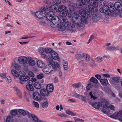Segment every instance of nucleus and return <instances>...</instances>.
Here are the masks:
<instances>
[{"mask_svg": "<svg viewBox=\"0 0 122 122\" xmlns=\"http://www.w3.org/2000/svg\"><path fill=\"white\" fill-rule=\"evenodd\" d=\"M89 5H88L89 8L87 11L84 10V23L86 24L89 21L91 16L92 20L94 21L97 22L101 18L100 14H99L97 8L98 6V2L93 0H90L89 1Z\"/></svg>", "mask_w": 122, "mask_h": 122, "instance_id": "obj_1", "label": "nucleus"}, {"mask_svg": "<svg viewBox=\"0 0 122 122\" xmlns=\"http://www.w3.org/2000/svg\"><path fill=\"white\" fill-rule=\"evenodd\" d=\"M46 3L47 5L45 6V8L48 13L46 17L48 20H51L50 22L51 26L55 28L57 25L58 24V22L61 20L58 16H54V13H56L58 11V6L55 4L51 5L53 3L51 0H46Z\"/></svg>", "mask_w": 122, "mask_h": 122, "instance_id": "obj_2", "label": "nucleus"}, {"mask_svg": "<svg viewBox=\"0 0 122 122\" xmlns=\"http://www.w3.org/2000/svg\"><path fill=\"white\" fill-rule=\"evenodd\" d=\"M78 14L79 13L82 17L78 15H76L72 16V19L73 23L75 24H77L78 28L80 29L84 27V9H80L79 11L77 12Z\"/></svg>", "mask_w": 122, "mask_h": 122, "instance_id": "obj_3", "label": "nucleus"}, {"mask_svg": "<svg viewBox=\"0 0 122 122\" xmlns=\"http://www.w3.org/2000/svg\"><path fill=\"white\" fill-rule=\"evenodd\" d=\"M62 19V20L61 19L58 22V24L57 25V26H58L60 30H64L65 27L66 26H67L68 29L70 30H72L75 28V25L74 24H69L68 20L66 18H63Z\"/></svg>", "mask_w": 122, "mask_h": 122, "instance_id": "obj_4", "label": "nucleus"}, {"mask_svg": "<svg viewBox=\"0 0 122 122\" xmlns=\"http://www.w3.org/2000/svg\"><path fill=\"white\" fill-rule=\"evenodd\" d=\"M49 64L47 65L42 70L44 73H49L51 72L53 70H56V68L59 67V64L57 63L52 61L50 62Z\"/></svg>", "mask_w": 122, "mask_h": 122, "instance_id": "obj_5", "label": "nucleus"}, {"mask_svg": "<svg viewBox=\"0 0 122 122\" xmlns=\"http://www.w3.org/2000/svg\"><path fill=\"white\" fill-rule=\"evenodd\" d=\"M48 14L47 11L45 8V6H44L41 7V11H38L36 12L35 14L36 17L39 19H41L44 17H46L47 21H51V20H48L47 17V15Z\"/></svg>", "mask_w": 122, "mask_h": 122, "instance_id": "obj_6", "label": "nucleus"}, {"mask_svg": "<svg viewBox=\"0 0 122 122\" xmlns=\"http://www.w3.org/2000/svg\"><path fill=\"white\" fill-rule=\"evenodd\" d=\"M100 106V110L105 114L109 112L108 106V102L106 99L102 100L99 102Z\"/></svg>", "mask_w": 122, "mask_h": 122, "instance_id": "obj_7", "label": "nucleus"}, {"mask_svg": "<svg viewBox=\"0 0 122 122\" xmlns=\"http://www.w3.org/2000/svg\"><path fill=\"white\" fill-rule=\"evenodd\" d=\"M67 7L66 6L62 5L60 6L58 8V11L61 13L60 15L62 17H65L66 16L68 12V10L66 9Z\"/></svg>", "mask_w": 122, "mask_h": 122, "instance_id": "obj_8", "label": "nucleus"}, {"mask_svg": "<svg viewBox=\"0 0 122 122\" xmlns=\"http://www.w3.org/2000/svg\"><path fill=\"white\" fill-rule=\"evenodd\" d=\"M113 6V4L111 3H109L107 5H106L104 8L105 14L108 15L112 13L114 10Z\"/></svg>", "mask_w": 122, "mask_h": 122, "instance_id": "obj_9", "label": "nucleus"}, {"mask_svg": "<svg viewBox=\"0 0 122 122\" xmlns=\"http://www.w3.org/2000/svg\"><path fill=\"white\" fill-rule=\"evenodd\" d=\"M113 8H114V9L116 10L115 13V15H117L122 10V3L121 4L119 2H116L114 5Z\"/></svg>", "mask_w": 122, "mask_h": 122, "instance_id": "obj_10", "label": "nucleus"}, {"mask_svg": "<svg viewBox=\"0 0 122 122\" xmlns=\"http://www.w3.org/2000/svg\"><path fill=\"white\" fill-rule=\"evenodd\" d=\"M100 93L97 91L91 92L89 93V95L91 100H95L97 98V97H99Z\"/></svg>", "mask_w": 122, "mask_h": 122, "instance_id": "obj_11", "label": "nucleus"}, {"mask_svg": "<svg viewBox=\"0 0 122 122\" xmlns=\"http://www.w3.org/2000/svg\"><path fill=\"white\" fill-rule=\"evenodd\" d=\"M27 83L26 86V89L29 91H33L34 89L32 86L33 84V82L32 80H29L27 82Z\"/></svg>", "mask_w": 122, "mask_h": 122, "instance_id": "obj_12", "label": "nucleus"}, {"mask_svg": "<svg viewBox=\"0 0 122 122\" xmlns=\"http://www.w3.org/2000/svg\"><path fill=\"white\" fill-rule=\"evenodd\" d=\"M113 116L114 117L118 119L120 121L122 122V111H120L117 113H115Z\"/></svg>", "mask_w": 122, "mask_h": 122, "instance_id": "obj_13", "label": "nucleus"}, {"mask_svg": "<svg viewBox=\"0 0 122 122\" xmlns=\"http://www.w3.org/2000/svg\"><path fill=\"white\" fill-rule=\"evenodd\" d=\"M33 98L36 100H41V95L39 93L37 92H34L33 94Z\"/></svg>", "mask_w": 122, "mask_h": 122, "instance_id": "obj_14", "label": "nucleus"}, {"mask_svg": "<svg viewBox=\"0 0 122 122\" xmlns=\"http://www.w3.org/2000/svg\"><path fill=\"white\" fill-rule=\"evenodd\" d=\"M18 60L20 63L24 64L27 62L28 59L25 56H21L18 58Z\"/></svg>", "mask_w": 122, "mask_h": 122, "instance_id": "obj_15", "label": "nucleus"}, {"mask_svg": "<svg viewBox=\"0 0 122 122\" xmlns=\"http://www.w3.org/2000/svg\"><path fill=\"white\" fill-rule=\"evenodd\" d=\"M84 60L86 63H89L90 60L92 61H94L93 59L90 57L88 54L86 53L84 54Z\"/></svg>", "mask_w": 122, "mask_h": 122, "instance_id": "obj_16", "label": "nucleus"}, {"mask_svg": "<svg viewBox=\"0 0 122 122\" xmlns=\"http://www.w3.org/2000/svg\"><path fill=\"white\" fill-rule=\"evenodd\" d=\"M40 92L42 96H46L49 94V93L45 89H41L40 90Z\"/></svg>", "mask_w": 122, "mask_h": 122, "instance_id": "obj_17", "label": "nucleus"}, {"mask_svg": "<svg viewBox=\"0 0 122 122\" xmlns=\"http://www.w3.org/2000/svg\"><path fill=\"white\" fill-rule=\"evenodd\" d=\"M119 49V47L118 46L116 47L111 46L109 47H107L106 48V49L107 51H116L118 50Z\"/></svg>", "mask_w": 122, "mask_h": 122, "instance_id": "obj_18", "label": "nucleus"}, {"mask_svg": "<svg viewBox=\"0 0 122 122\" xmlns=\"http://www.w3.org/2000/svg\"><path fill=\"white\" fill-rule=\"evenodd\" d=\"M100 82L103 86H107L109 84L107 80L105 78L101 79L100 80Z\"/></svg>", "mask_w": 122, "mask_h": 122, "instance_id": "obj_19", "label": "nucleus"}, {"mask_svg": "<svg viewBox=\"0 0 122 122\" xmlns=\"http://www.w3.org/2000/svg\"><path fill=\"white\" fill-rule=\"evenodd\" d=\"M46 89L48 92H51L53 91V86L51 84H48L46 86Z\"/></svg>", "mask_w": 122, "mask_h": 122, "instance_id": "obj_20", "label": "nucleus"}, {"mask_svg": "<svg viewBox=\"0 0 122 122\" xmlns=\"http://www.w3.org/2000/svg\"><path fill=\"white\" fill-rule=\"evenodd\" d=\"M90 104L94 108L100 110V106L99 102H98V103L96 102H95L93 103H90Z\"/></svg>", "mask_w": 122, "mask_h": 122, "instance_id": "obj_21", "label": "nucleus"}, {"mask_svg": "<svg viewBox=\"0 0 122 122\" xmlns=\"http://www.w3.org/2000/svg\"><path fill=\"white\" fill-rule=\"evenodd\" d=\"M11 66L12 67H14L17 70H19L20 69V65L15 61H14L12 63Z\"/></svg>", "mask_w": 122, "mask_h": 122, "instance_id": "obj_22", "label": "nucleus"}, {"mask_svg": "<svg viewBox=\"0 0 122 122\" xmlns=\"http://www.w3.org/2000/svg\"><path fill=\"white\" fill-rule=\"evenodd\" d=\"M22 77V76H20L19 78L20 79L19 82L22 84H23L25 81H27L30 79V77L29 76H27V77H25L24 78Z\"/></svg>", "mask_w": 122, "mask_h": 122, "instance_id": "obj_23", "label": "nucleus"}, {"mask_svg": "<svg viewBox=\"0 0 122 122\" xmlns=\"http://www.w3.org/2000/svg\"><path fill=\"white\" fill-rule=\"evenodd\" d=\"M36 63L38 66L40 68L43 67L45 66V64L42 61L39 60H37Z\"/></svg>", "mask_w": 122, "mask_h": 122, "instance_id": "obj_24", "label": "nucleus"}, {"mask_svg": "<svg viewBox=\"0 0 122 122\" xmlns=\"http://www.w3.org/2000/svg\"><path fill=\"white\" fill-rule=\"evenodd\" d=\"M51 57L55 60H58L59 56L58 54L56 52L53 51L51 55Z\"/></svg>", "mask_w": 122, "mask_h": 122, "instance_id": "obj_25", "label": "nucleus"}, {"mask_svg": "<svg viewBox=\"0 0 122 122\" xmlns=\"http://www.w3.org/2000/svg\"><path fill=\"white\" fill-rule=\"evenodd\" d=\"M76 7V5L75 3L71 4L69 5V9L71 11H74Z\"/></svg>", "mask_w": 122, "mask_h": 122, "instance_id": "obj_26", "label": "nucleus"}, {"mask_svg": "<svg viewBox=\"0 0 122 122\" xmlns=\"http://www.w3.org/2000/svg\"><path fill=\"white\" fill-rule=\"evenodd\" d=\"M27 111L24 110L22 109H19L18 110L19 114L20 115H21L23 116H25L27 115Z\"/></svg>", "mask_w": 122, "mask_h": 122, "instance_id": "obj_27", "label": "nucleus"}, {"mask_svg": "<svg viewBox=\"0 0 122 122\" xmlns=\"http://www.w3.org/2000/svg\"><path fill=\"white\" fill-rule=\"evenodd\" d=\"M120 77H113L112 78L111 81L116 83H118L119 81Z\"/></svg>", "mask_w": 122, "mask_h": 122, "instance_id": "obj_28", "label": "nucleus"}, {"mask_svg": "<svg viewBox=\"0 0 122 122\" xmlns=\"http://www.w3.org/2000/svg\"><path fill=\"white\" fill-rule=\"evenodd\" d=\"M28 62L29 65L31 66H34L36 63V62L31 58L29 59Z\"/></svg>", "mask_w": 122, "mask_h": 122, "instance_id": "obj_29", "label": "nucleus"}, {"mask_svg": "<svg viewBox=\"0 0 122 122\" xmlns=\"http://www.w3.org/2000/svg\"><path fill=\"white\" fill-rule=\"evenodd\" d=\"M76 57L77 60L80 61V63H81V60L83 59V56L81 54H77L76 55Z\"/></svg>", "mask_w": 122, "mask_h": 122, "instance_id": "obj_30", "label": "nucleus"}, {"mask_svg": "<svg viewBox=\"0 0 122 122\" xmlns=\"http://www.w3.org/2000/svg\"><path fill=\"white\" fill-rule=\"evenodd\" d=\"M75 97L76 98L79 99L82 101H84V97L81 95H80L79 94L77 93H75L74 95Z\"/></svg>", "mask_w": 122, "mask_h": 122, "instance_id": "obj_31", "label": "nucleus"}, {"mask_svg": "<svg viewBox=\"0 0 122 122\" xmlns=\"http://www.w3.org/2000/svg\"><path fill=\"white\" fill-rule=\"evenodd\" d=\"M11 72L12 75L16 77L19 76L18 73L15 70L13 69Z\"/></svg>", "mask_w": 122, "mask_h": 122, "instance_id": "obj_32", "label": "nucleus"}, {"mask_svg": "<svg viewBox=\"0 0 122 122\" xmlns=\"http://www.w3.org/2000/svg\"><path fill=\"white\" fill-rule=\"evenodd\" d=\"M76 7L78 8H80L82 7L84 5V1L82 0L81 2H80L77 3L76 4Z\"/></svg>", "mask_w": 122, "mask_h": 122, "instance_id": "obj_33", "label": "nucleus"}, {"mask_svg": "<svg viewBox=\"0 0 122 122\" xmlns=\"http://www.w3.org/2000/svg\"><path fill=\"white\" fill-rule=\"evenodd\" d=\"M90 81V82L95 84H97L98 83V80L94 77H92L91 78Z\"/></svg>", "mask_w": 122, "mask_h": 122, "instance_id": "obj_34", "label": "nucleus"}, {"mask_svg": "<svg viewBox=\"0 0 122 122\" xmlns=\"http://www.w3.org/2000/svg\"><path fill=\"white\" fill-rule=\"evenodd\" d=\"M53 51V50L50 48L47 47L45 48V52L47 54L50 53L51 54Z\"/></svg>", "mask_w": 122, "mask_h": 122, "instance_id": "obj_35", "label": "nucleus"}, {"mask_svg": "<svg viewBox=\"0 0 122 122\" xmlns=\"http://www.w3.org/2000/svg\"><path fill=\"white\" fill-rule=\"evenodd\" d=\"M35 88L36 89H40L41 88V85L39 83L37 82H36L33 85Z\"/></svg>", "mask_w": 122, "mask_h": 122, "instance_id": "obj_36", "label": "nucleus"}, {"mask_svg": "<svg viewBox=\"0 0 122 122\" xmlns=\"http://www.w3.org/2000/svg\"><path fill=\"white\" fill-rule=\"evenodd\" d=\"M41 104L43 108H46L48 106V102L46 101L45 102H41Z\"/></svg>", "mask_w": 122, "mask_h": 122, "instance_id": "obj_37", "label": "nucleus"}, {"mask_svg": "<svg viewBox=\"0 0 122 122\" xmlns=\"http://www.w3.org/2000/svg\"><path fill=\"white\" fill-rule=\"evenodd\" d=\"M66 113L67 114L71 115L73 116H76V114L74 113L73 112L70 111L68 110H67L66 111Z\"/></svg>", "mask_w": 122, "mask_h": 122, "instance_id": "obj_38", "label": "nucleus"}, {"mask_svg": "<svg viewBox=\"0 0 122 122\" xmlns=\"http://www.w3.org/2000/svg\"><path fill=\"white\" fill-rule=\"evenodd\" d=\"M19 74L20 76H22V77L25 78V77H27L28 76H25V73L23 71H20L19 72Z\"/></svg>", "mask_w": 122, "mask_h": 122, "instance_id": "obj_39", "label": "nucleus"}, {"mask_svg": "<svg viewBox=\"0 0 122 122\" xmlns=\"http://www.w3.org/2000/svg\"><path fill=\"white\" fill-rule=\"evenodd\" d=\"M10 113L12 116H14L18 114L17 110L15 109L12 110L11 111Z\"/></svg>", "mask_w": 122, "mask_h": 122, "instance_id": "obj_40", "label": "nucleus"}, {"mask_svg": "<svg viewBox=\"0 0 122 122\" xmlns=\"http://www.w3.org/2000/svg\"><path fill=\"white\" fill-rule=\"evenodd\" d=\"M13 120L11 116H9L7 117L6 122H13Z\"/></svg>", "mask_w": 122, "mask_h": 122, "instance_id": "obj_41", "label": "nucleus"}, {"mask_svg": "<svg viewBox=\"0 0 122 122\" xmlns=\"http://www.w3.org/2000/svg\"><path fill=\"white\" fill-rule=\"evenodd\" d=\"M96 61L98 63L102 62L103 61V57L101 56H98L96 58Z\"/></svg>", "mask_w": 122, "mask_h": 122, "instance_id": "obj_42", "label": "nucleus"}, {"mask_svg": "<svg viewBox=\"0 0 122 122\" xmlns=\"http://www.w3.org/2000/svg\"><path fill=\"white\" fill-rule=\"evenodd\" d=\"M31 117L34 121L36 122H38V119L37 117L34 114H31Z\"/></svg>", "mask_w": 122, "mask_h": 122, "instance_id": "obj_43", "label": "nucleus"}, {"mask_svg": "<svg viewBox=\"0 0 122 122\" xmlns=\"http://www.w3.org/2000/svg\"><path fill=\"white\" fill-rule=\"evenodd\" d=\"M73 87L76 88H78L80 87L81 86V83L79 82L76 84H74L72 85Z\"/></svg>", "mask_w": 122, "mask_h": 122, "instance_id": "obj_44", "label": "nucleus"}, {"mask_svg": "<svg viewBox=\"0 0 122 122\" xmlns=\"http://www.w3.org/2000/svg\"><path fill=\"white\" fill-rule=\"evenodd\" d=\"M73 118L75 122H83L84 121L83 120L75 117H73Z\"/></svg>", "mask_w": 122, "mask_h": 122, "instance_id": "obj_45", "label": "nucleus"}, {"mask_svg": "<svg viewBox=\"0 0 122 122\" xmlns=\"http://www.w3.org/2000/svg\"><path fill=\"white\" fill-rule=\"evenodd\" d=\"M38 51L41 53V54L44 53V51L45 52V48H41L38 49Z\"/></svg>", "mask_w": 122, "mask_h": 122, "instance_id": "obj_46", "label": "nucleus"}, {"mask_svg": "<svg viewBox=\"0 0 122 122\" xmlns=\"http://www.w3.org/2000/svg\"><path fill=\"white\" fill-rule=\"evenodd\" d=\"M94 36L93 35H92L90 37V39L87 43V44H88L91 42L94 39Z\"/></svg>", "mask_w": 122, "mask_h": 122, "instance_id": "obj_47", "label": "nucleus"}, {"mask_svg": "<svg viewBox=\"0 0 122 122\" xmlns=\"http://www.w3.org/2000/svg\"><path fill=\"white\" fill-rule=\"evenodd\" d=\"M108 107L109 112L107 113H108L110 112V110H109V108H110L111 110H112L114 111L115 110V107L113 105H110L108 106Z\"/></svg>", "mask_w": 122, "mask_h": 122, "instance_id": "obj_48", "label": "nucleus"}, {"mask_svg": "<svg viewBox=\"0 0 122 122\" xmlns=\"http://www.w3.org/2000/svg\"><path fill=\"white\" fill-rule=\"evenodd\" d=\"M44 77L42 73H40L37 76V78L39 79H41L42 78Z\"/></svg>", "mask_w": 122, "mask_h": 122, "instance_id": "obj_49", "label": "nucleus"}, {"mask_svg": "<svg viewBox=\"0 0 122 122\" xmlns=\"http://www.w3.org/2000/svg\"><path fill=\"white\" fill-rule=\"evenodd\" d=\"M46 59L48 61H53V59L50 56H47Z\"/></svg>", "mask_w": 122, "mask_h": 122, "instance_id": "obj_50", "label": "nucleus"}, {"mask_svg": "<svg viewBox=\"0 0 122 122\" xmlns=\"http://www.w3.org/2000/svg\"><path fill=\"white\" fill-rule=\"evenodd\" d=\"M105 5H104L102 7H101L99 8V9L100 12L102 13H103L105 12Z\"/></svg>", "mask_w": 122, "mask_h": 122, "instance_id": "obj_51", "label": "nucleus"}, {"mask_svg": "<svg viewBox=\"0 0 122 122\" xmlns=\"http://www.w3.org/2000/svg\"><path fill=\"white\" fill-rule=\"evenodd\" d=\"M92 85L91 83H88L87 85L86 86L87 89L89 90H90L92 88Z\"/></svg>", "mask_w": 122, "mask_h": 122, "instance_id": "obj_52", "label": "nucleus"}, {"mask_svg": "<svg viewBox=\"0 0 122 122\" xmlns=\"http://www.w3.org/2000/svg\"><path fill=\"white\" fill-rule=\"evenodd\" d=\"M58 75L59 76L60 78L62 80L63 79V77L62 74V72L61 71H60L58 73Z\"/></svg>", "mask_w": 122, "mask_h": 122, "instance_id": "obj_53", "label": "nucleus"}, {"mask_svg": "<svg viewBox=\"0 0 122 122\" xmlns=\"http://www.w3.org/2000/svg\"><path fill=\"white\" fill-rule=\"evenodd\" d=\"M33 104L35 107L37 108L39 107V105L38 102L35 101H33Z\"/></svg>", "mask_w": 122, "mask_h": 122, "instance_id": "obj_54", "label": "nucleus"}, {"mask_svg": "<svg viewBox=\"0 0 122 122\" xmlns=\"http://www.w3.org/2000/svg\"><path fill=\"white\" fill-rule=\"evenodd\" d=\"M28 74L29 76L31 77H34V76L33 72L31 71L29 72L28 73Z\"/></svg>", "mask_w": 122, "mask_h": 122, "instance_id": "obj_55", "label": "nucleus"}, {"mask_svg": "<svg viewBox=\"0 0 122 122\" xmlns=\"http://www.w3.org/2000/svg\"><path fill=\"white\" fill-rule=\"evenodd\" d=\"M55 4H59L61 2V0H53Z\"/></svg>", "mask_w": 122, "mask_h": 122, "instance_id": "obj_56", "label": "nucleus"}, {"mask_svg": "<svg viewBox=\"0 0 122 122\" xmlns=\"http://www.w3.org/2000/svg\"><path fill=\"white\" fill-rule=\"evenodd\" d=\"M6 81H7L9 83L11 82V78L9 76H7L6 78Z\"/></svg>", "mask_w": 122, "mask_h": 122, "instance_id": "obj_57", "label": "nucleus"}, {"mask_svg": "<svg viewBox=\"0 0 122 122\" xmlns=\"http://www.w3.org/2000/svg\"><path fill=\"white\" fill-rule=\"evenodd\" d=\"M6 75V73H1L0 74V76L3 78H5Z\"/></svg>", "mask_w": 122, "mask_h": 122, "instance_id": "obj_58", "label": "nucleus"}, {"mask_svg": "<svg viewBox=\"0 0 122 122\" xmlns=\"http://www.w3.org/2000/svg\"><path fill=\"white\" fill-rule=\"evenodd\" d=\"M103 76L106 78H110V75L106 74H102Z\"/></svg>", "mask_w": 122, "mask_h": 122, "instance_id": "obj_59", "label": "nucleus"}, {"mask_svg": "<svg viewBox=\"0 0 122 122\" xmlns=\"http://www.w3.org/2000/svg\"><path fill=\"white\" fill-rule=\"evenodd\" d=\"M41 55L42 58L43 59H46V57L47 56H46L45 54L43 53L41 54Z\"/></svg>", "mask_w": 122, "mask_h": 122, "instance_id": "obj_60", "label": "nucleus"}, {"mask_svg": "<svg viewBox=\"0 0 122 122\" xmlns=\"http://www.w3.org/2000/svg\"><path fill=\"white\" fill-rule=\"evenodd\" d=\"M58 115L61 117H66V115L64 113L60 114H58Z\"/></svg>", "mask_w": 122, "mask_h": 122, "instance_id": "obj_61", "label": "nucleus"}, {"mask_svg": "<svg viewBox=\"0 0 122 122\" xmlns=\"http://www.w3.org/2000/svg\"><path fill=\"white\" fill-rule=\"evenodd\" d=\"M17 93L18 95L21 98V93L20 91H17Z\"/></svg>", "mask_w": 122, "mask_h": 122, "instance_id": "obj_62", "label": "nucleus"}, {"mask_svg": "<svg viewBox=\"0 0 122 122\" xmlns=\"http://www.w3.org/2000/svg\"><path fill=\"white\" fill-rule=\"evenodd\" d=\"M63 66L65 65H68V63L66 61H63Z\"/></svg>", "mask_w": 122, "mask_h": 122, "instance_id": "obj_63", "label": "nucleus"}, {"mask_svg": "<svg viewBox=\"0 0 122 122\" xmlns=\"http://www.w3.org/2000/svg\"><path fill=\"white\" fill-rule=\"evenodd\" d=\"M95 77L98 80H99L101 78V76L98 74H97L95 75Z\"/></svg>", "mask_w": 122, "mask_h": 122, "instance_id": "obj_64", "label": "nucleus"}]
</instances>
